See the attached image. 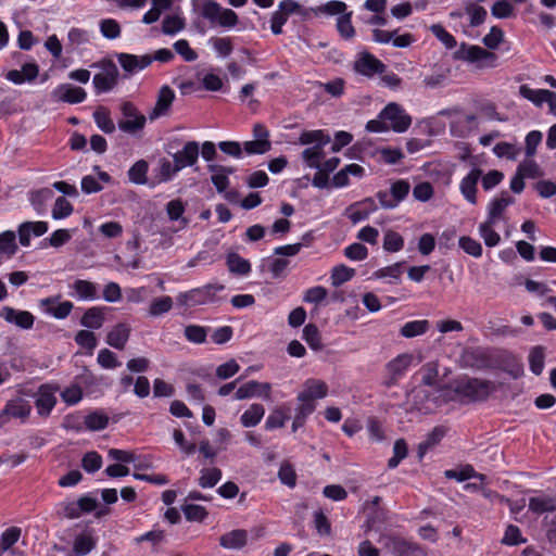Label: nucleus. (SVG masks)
I'll use <instances>...</instances> for the list:
<instances>
[{
    "instance_id": "44",
    "label": "nucleus",
    "mask_w": 556,
    "mask_h": 556,
    "mask_svg": "<svg viewBox=\"0 0 556 556\" xmlns=\"http://www.w3.org/2000/svg\"><path fill=\"white\" fill-rule=\"evenodd\" d=\"M408 453V447L404 439H397L393 445V456L388 460V467L394 469L399 466Z\"/></svg>"
},
{
    "instance_id": "59",
    "label": "nucleus",
    "mask_w": 556,
    "mask_h": 556,
    "mask_svg": "<svg viewBox=\"0 0 556 556\" xmlns=\"http://www.w3.org/2000/svg\"><path fill=\"white\" fill-rule=\"evenodd\" d=\"M97 361L98 364L105 369H113L121 365L116 355L109 349L100 350Z\"/></svg>"
},
{
    "instance_id": "5",
    "label": "nucleus",
    "mask_w": 556,
    "mask_h": 556,
    "mask_svg": "<svg viewBox=\"0 0 556 556\" xmlns=\"http://www.w3.org/2000/svg\"><path fill=\"white\" fill-rule=\"evenodd\" d=\"M123 118L117 122L118 128L126 134H136L143 129L147 118L131 102L121 105Z\"/></svg>"
},
{
    "instance_id": "54",
    "label": "nucleus",
    "mask_w": 556,
    "mask_h": 556,
    "mask_svg": "<svg viewBox=\"0 0 556 556\" xmlns=\"http://www.w3.org/2000/svg\"><path fill=\"white\" fill-rule=\"evenodd\" d=\"M278 478L289 488H294L296 484V473L293 466L289 462L281 464L278 471Z\"/></svg>"
},
{
    "instance_id": "25",
    "label": "nucleus",
    "mask_w": 556,
    "mask_h": 556,
    "mask_svg": "<svg viewBox=\"0 0 556 556\" xmlns=\"http://www.w3.org/2000/svg\"><path fill=\"white\" fill-rule=\"evenodd\" d=\"M515 199L504 191L500 198L494 199L489 205L488 220L495 223L502 217L508 205L513 204Z\"/></svg>"
},
{
    "instance_id": "2",
    "label": "nucleus",
    "mask_w": 556,
    "mask_h": 556,
    "mask_svg": "<svg viewBox=\"0 0 556 556\" xmlns=\"http://www.w3.org/2000/svg\"><path fill=\"white\" fill-rule=\"evenodd\" d=\"M453 56L455 60L465 61L479 70L495 67L497 63V55L494 52L466 43H462Z\"/></svg>"
},
{
    "instance_id": "58",
    "label": "nucleus",
    "mask_w": 556,
    "mask_h": 556,
    "mask_svg": "<svg viewBox=\"0 0 556 556\" xmlns=\"http://www.w3.org/2000/svg\"><path fill=\"white\" fill-rule=\"evenodd\" d=\"M102 466V458L97 452H88L81 459V467L87 472L98 471Z\"/></svg>"
},
{
    "instance_id": "45",
    "label": "nucleus",
    "mask_w": 556,
    "mask_h": 556,
    "mask_svg": "<svg viewBox=\"0 0 556 556\" xmlns=\"http://www.w3.org/2000/svg\"><path fill=\"white\" fill-rule=\"evenodd\" d=\"M185 27L184 18L178 14L166 15L163 20V33L164 35H175Z\"/></svg>"
},
{
    "instance_id": "47",
    "label": "nucleus",
    "mask_w": 556,
    "mask_h": 556,
    "mask_svg": "<svg viewBox=\"0 0 556 556\" xmlns=\"http://www.w3.org/2000/svg\"><path fill=\"white\" fill-rule=\"evenodd\" d=\"M166 212L170 220H180L182 228L188 225V219L182 217L185 205L181 200H172L166 205Z\"/></svg>"
},
{
    "instance_id": "13",
    "label": "nucleus",
    "mask_w": 556,
    "mask_h": 556,
    "mask_svg": "<svg viewBox=\"0 0 556 556\" xmlns=\"http://www.w3.org/2000/svg\"><path fill=\"white\" fill-rule=\"evenodd\" d=\"M175 100V92L169 86H163L157 94V100L153 110L149 113V118L154 121L160 116H164L168 113L173 102Z\"/></svg>"
},
{
    "instance_id": "43",
    "label": "nucleus",
    "mask_w": 556,
    "mask_h": 556,
    "mask_svg": "<svg viewBox=\"0 0 556 556\" xmlns=\"http://www.w3.org/2000/svg\"><path fill=\"white\" fill-rule=\"evenodd\" d=\"M544 348L541 345L534 346L529 354V364L531 371L539 376L544 368Z\"/></svg>"
},
{
    "instance_id": "14",
    "label": "nucleus",
    "mask_w": 556,
    "mask_h": 556,
    "mask_svg": "<svg viewBox=\"0 0 556 556\" xmlns=\"http://www.w3.org/2000/svg\"><path fill=\"white\" fill-rule=\"evenodd\" d=\"M383 546L393 556H415L418 549L417 545L397 536H386Z\"/></svg>"
},
{
    "instance_id": "39",
    "label": "nucleus",
    "mask_w": 556,
    "mask_h": 556,
    "mask_svg": "<svg viewBox=\"0 0 556 556\" xmlns=\"http://www.w3.org/2000/svg\"><path fill=\"white\" fill-rule=\"evenodd\" d=\"M148 163L144 160L137 161L128 170V178L136 185L147 182Z\"/></svg>"
},
{
    "instance_id": "63",
    "label": "nucleus",
    "mask_w": 556,
    "mask_h": 556,
    "mask_svg": "<svg viewBox=\"0 0 556 556\" xmlns=\"http://www.w3.org/2000/svg\"><path fill=\"white\" fill-rule=\"evenodd\" d=\"M409 189L410 186L406 180H397L391 186L390 194L393 201H396V205L407 197Z\"/></svg>"
},
{
    "instance_id": "48",
    "label": "nucleus",
    "mask_w": 556,
    "mask_h": 556,
    "mask_svg": "<svg viewBox=\"0 0 556 556\" xmlns=\"http://www.w3.org/2000/svg\"><path fill=\"white\" fill-rule=\"evenodd\" d=\"M412 356L409 354H401L388 364V370L391 375L402 376L409 367Z\"/></svg>"
},
{
    "instance_id": "8",
    "label": "nucleus",
    "mask_w": 556,
    "mask_h": 556,
    "mask_svg": "<svg viewBox=\"0 0 556 556\" xmlns=\"http://www.w3.org/2000/svg\"><path fill=\"white\" fill-rule=\"evenodd\" d=\"M118 70L116 65L109 62L101 73L93 76L92 83L97 93L108 92L117 85Z\"/></svg>"
},
{
    "instance_id": "15",
    "label": "nucleus",
    "mask_w": 556,
    "mask_h": 556,
    "mask_svg": "<svg viewBox=\"0 0 556 556\" xmlns=\"http://www.w3.org/2000/svg\"><path fill=\"white\" fill-rule=\"evenodd\" d=\"M176 167L180 170L187 166H192L199 159V143L197 141H188L182 150L173 155Z\"/></svg>"
},
{
    "instance_id": "36",
    "label": "nucleus",
    "mask_w": 556,
    "mask_h": 556,
    "mask_svg": "<svg viewBox=\"0 0 556 556\" xmlns=\"http://www.w3.org/2000/svg\"><path fill=\"white\" fill-rule=\"evenodd\" d=\"M323 149L324 147H311L302 152V159L308 167L316 169L320 167L321 160L325 157Z\"/></svg>"
},
{
    "instance_id": "12",
    "label": "nucleus",
    "mask_w": 556,
    "mask_h": 556,
    "mask_svg": "<svg viewBox=\"0 0 556 556\" xmlns=\"http://www.w3.org/2000/svg\"><path fill=\"white\" fill-rule=\"evenodd\" d=\"M328 394V386L319 379H307L303 384V390L299 393L296 400H307L315 402L324 399Z\"/></svg>"
},
{
    "instance_id": "7",
    "label": "nucleus",
    "mask_w": 556,
    "mask_h": 556,
    "mask_svg": "<svg viewBox=\"0 0 556 556\" xmlns=\"http://www.w3.org/2000/svg\"><path fill=\"white\" fill-rule=\"evenodd\" d=\"M354 70L366 77H372L384 73L386 65L371 53L362 52L354 63Z\"/></svg>"
},
{
    "instance_id": "29",
    "label": "nucleus",
    "mask_w": 556,
    "mask_h": 556,
    "mask_svg": "<svg viewBox=\"0 0 556 556\" xmlns=\"http://www.w3.org/2000/svg\"><path fill=\"white\" fill-rule=\"evenodd\" d=\"M430 329V323L427 319L412 320L405 323L401 329L400 334L403 338L412 339L425 334Z\"/></svg>"
},
{
    "instance_id": "9",
    "label": "nucleus",
    "mask_w": 556,
    "mask_h": 556,
    "mask_svg": "<svg viewBox=\"0 0 556 556\" xmlns=\"http://www.w3.org/2000/svg\"><path fill=\"white\" fill-rule=\"evenodd\" d=\"M0 317L8 324L25 330L31 329L35 323V316L30 312L15 309L11 306H3L0 309Z\"/></svg>"
},
{
    "instance_id": "16",
    "label": "nucleus",
    "mask_w": 556,
    "mask_h": 556,
    "mask_svg": "<svg viewBox=\"0 0 556 556\" xmlns=\"http://www.w3.org/2000/svg\"><path fill=\"white\" fill-rule=\"evenodd\" d=\"M53 97L58 101L76 104L83 102L86 99L87 94L81 87L64 84L59 86L58 89L54 90Z\"/></svg>"
},
{
    "instance_id": "42",
    "label": "nucleus",
    "mask_w": 556,
    "mask_h": 556,
    "mask_svg": "<svg viewBox=\"0 0 556 556\" xmlns=\"http://www.w3.org/2000/svg\"><path fill=\"white\" fill-rule=\"evenodd\" d=\"M495 223H490V220H485L479 226V232L482 237L486 247H495L498 244L501 238L500 235L493 230V226Z\"/></svg>"
},
{
    "instance_id": "55",
    "label": "nucleus",
    "mask_w": 556,
    "mask_h": 556,
    "mask_svg": "<svg viewBox=\"0 0 556 556\" xmlns=\"http://www.w3.org/2000/svg\"><path fill=\"white\" fill-rule=\"evenodd\" d=\"M73 212V205L70 201H67L64 197H59L55 200L53 210H52V217L54 219H62L67 216H70Z\"/></svg>"
},
{
    "instance_id": "64",
    "label": "nucleus",
    "mask_w": 556,
    "mask_h": 556,
    "mask_svg": "<svg viewBox=\"0 0 556 556\" xmlns=\"http://www.w3.org/2000/svg\"><path fill=\"white\" fill-rule=\"evenodd\" d=\"M174 49L179 55H181V58L186 62H193L198 58L197 52L193 49H191L189 42L185 39H181V40H178L177 42H175Z\"/></svg>"
},
{
    "instance_id": "10",
    "label": "nucleus",
    "mask_w": 556,
    "mask_h": 556,
    "mask_svg": "<svg viewBox=\"0 0 556 556\" xmlns=\"http://www.w3.org/2000/svg\"><path fill=\"white\" fill-rule=\"evenodd\" d=\"M271 384L268 382H258L256 380H250L247 383L240 386L236 393L235 399L238 401L263 396L266 400L270 399Z\"/></svg>"
},
{
    "instance_id": "56",
    "label": "nucleus",
    "mask_w": 556,
    "mask_h": 556,
    "mask_svg": "<svg viewBox=\"0 0 556 556\" xmlns=\"http://www.w3.org/2000/svg\"><path fill=\"white\" fill-rule=\"evenodd\" d=\"M459 247L469 255L479 257L482 254V245L477 240L464 236L459 238Z\"/></svg>"
},
{
    "instance_id": "52",
    "label": "nucleus",
    "mask_w": 556,
    "mask_h": 556,
    "mask_svg": "<svg viewBox=\"0 0 556 556\" xmlns=\"http://www.w3.org/2000/svg\"><path fill=\"white\" fill-rule=\"evenodd\" d=\"M206 329L198 325H188L185 328V337L188 341L197 344L204 343L206 340Z\"/></svg>"
},
{
    "instance_id": "61",
    "label": "nucleus",
    "mask_w": 556,
    "mask_h": 556,
    "mask_svg": "<svg viewBox=\"0 0 556 556\" xmlns=\"http://www.w3.org/2000/svg\"><path fill=\"white\" fill-rule=\"evenodd\" d=\"M17 250L15 243V233L13 231H4L0 235V252L13 255Z\"/></svg>"
},
{
    "instance_id": "34",
    "label": "nucleus",
    "mask_w": 556,
    "mask_h": 556,
    "mask_svg": "<svg viewBox=\"0 0 556 556\" xmlns=\"http://www.w3.org/2000/svg\"><path fill=\"white\" fill-rule=\"evenodd\" d=\"M227 265L229 271L236 275H248L251 271V264L248 260L241 257L238 253L227 255Z\"/></svg>"
},
{
    "instance_id": "51",
    "label": "nucleus",
    "mask_w": 556,
    "mask_h": 556,
    "mask_svg": "<svg viewBox=\"0 0 556 556\" xmlns=\"http://www.w3.org/2000/svg\"><path fill=\"white\" fill-rule=\"evenodd\" d=\"M182 511L188 521L201 522L207 517V510L205 507L195 504H187L182 506Z\"/></svg>"
},
{
    "instance_id": "37",
    "label": "nucleus",
    "mask_w": 556,
    "mask_h": 556,
    "mask_svg": "<svg viewBox=\"0 0 556 556\" xmlns=\"http://www.w3.org/2000/svg\"><path fill=\"white\" fill-rule=\"evenodd\" d=\"M173 307V299L168 295L154 299L149 306V315L151 317H159Z\"/></svg>"
},
{
    "instance_id": "17",
    "label": "nucleus",
    "mask_w": 556,
    "mask_h": 556,
    "mask_svg": "<svg viewBox=\"0 0 556 556\" xmlns=\"http://www.w3.org/2000/svg\"><path fill=\"white\" fill-rule=\"evenodd\" d=\"M118 63L128 74H134L139 70L148 67L152 63L150 54L137 56L135 54L119 53L117 55Z\"/></svg>"
},
{
    "instance_id": "33",
    "label": "nucleus",
    "mask_w": 556,
    "mask_h": 556,
    "mask_svg": "<svg viewBox=\"0 0 556 556\" xmlns=\"http://www.w3.org/2000/svg\"><path fill=\"white\" fill-rule=\"evenodd\" d=\"M93 118L98 128L104 134L114 132L115 124L111 118L110 111L105 106H98L93 112Z\"/></svg>"
},
{
    "instance_id": "38",
    "label": "nucleus",
    "mask_w": 556,
    "mask_h": 556,
    "mask_svg": "<svg viewBox=\"0 0 556 556\" xmlns=\"http://www.w3.org/2000/svg\"><path fill=\"white\" fill-rule=\"evenodd\" d=\"M85 425L91 431H100L108 427L109 417L101 412H92L85 417Z\"/></svg>"
},
{
    "instance_id": "22",
    "label": "nucleus",
    "mask_w": 556,
    "mask_h": 556,
    "mask_svg": "<svg viewBox=\"0 0 556 556\" xmlns=\"http://www.w3.org/2000/svg\"><path fill=\"white\" fill-rule=\"evenodd\" d=\"M130 336V328L126 324H117L106 336V343L116 349L124 350Z\"/></svg>"
},
{
    "instance_id": "46",
    "label": "nucleus",
    "mask_w": 556,
    "mask_h": 556,
    "mask_svg": "<svg viewBox=\"0 0 556 556\" xmlns=\"http://www.w3.org/2000/svg\"><path fill=\"white\" fill-rule=\"evenodd\" d=\"M355 275V269L345 265H338L332 269L331 282L333 287H339L349 281Z\"/></svg>"
},
{
    "instance_id": "26",
    "label": "nucleus",
    "mask_w": 556,
    "mask_h": 556,
    "mask_svg": "<svg viewBox=\"0 0 556 556\" xmlns=\"http://www.w3.org/2000/svg\"><path fill=\"white\" fill-rule=\"evenodd\" d=\"M39 73L38 65L35 63H26L22 66V70H12L7 74V79L10 81L21 85L25 81L34 80Z\"/></svg>"
},
{
    "instance_id": "20",
    "label": "nucleus",
    "mask_w": 556,
    "mask_h": 556,
    "mask_svg": "<svg viewBox=\"0 0 556 556\" xmlns=\"http://www.w3.org/2000/svg\"><path fill=\"white\" fill-rule=\"evenodd\" d=\"M48 230V224L46 222H25L18 227V239L20 243L24 247L30 244V236H42Z\"/></svg>"
},
{
    "instance_id": "28",
    "label": "nucleus",
    "mask_w": 556,
    "mask_h": 556,
    "mask_svg": "<svg viewBox=\"0 0 556 556\" xmlns=\"http://www.w3.org/2000/svg\"><path fill=\"white\" fill-rule=\"evenodd\" d=\"M316 409V403L307 400H298L295 415L292 422V431L303 427L306 418Z\"/></svg>"
},
{
    "instance_id": "32",
    "label": "nucleus",
    "mask_w": 556,
    "mask_h": 556,
    "mask_svg": "<svg viewBox=\"0 0 556 556\" xmlns=\"http://www.w3.org/2000/svg\"><path fill=\"white\" fill-rule=\"evenodd\" d=\"M265 408L262 404L254 403L241 415V424L245 428L255 427L264 417Z\"/></svg>"
},
{
    "instance_id": "18",
    "label": "nucleus",
    "mask_w": 556,
    "mask_h": 556,
    "mask_svg": "<svg viewBox=\"0 0 556 556\" xmlns=\"http://www.w3.org/2000/svg\"><path fill=\"white\" fill-rule=\"evenodd\" d=\"M377 210V205L372 198H366L363 201L355 202L346 210L348 216L353 224L366 219L372 212Z\"/></svg>"
},
{
    "instance_id": "1",
    "label": "nucleus",
    "mask_w": 556,
    "mask_h": 556,
    "mask_svg": "<svg viewBox=\"0 0 556 556\" xmlns=\"http://www.w3.org/2000/svg\"><path fill=\"white\" fill-rule=\"evenodd\" d=\"M453 391L467 402L484 401L496 390L494 382L479 378L463 377L453 383Z\"/></svg>"
},
{
    "instance_id": "4",
    "label": "nucleus",
    "mask_w": 556,
    "mask_h": 556,
    "mask_svg": "<svg viewBox=\"0 0 556 556\" xmlns=\"http://www.w3.org/2000/svg\"><path fill=\"white\" fill-rule=\"evenodd\" d=\"M379 117L387 123H390L389 129L395 132H404L412 124V118L405 111L395 102L389 103L379 114Z\"/></svg>"
},
{
    "instance_id": "3",
    "label": "nucleus",
    "mask_w": 556,
    "mask_h": 556,
    "mask_svg": "<svg viewBox=\"0 0 556 556\" xmlns=\"http://www.w3.org/2000/svg\"><path fill=\"white\" fill-rule=\"evenodd\" d=\"M200 15L214 26L232 27L238 22V16L231 9L223 8L212 0L202 3Z\"/></svg>"
},
{
    "instance_id": "40",
    "label": "nucleus",
    "mask_w": 556,
    "mask_h": 556,
    "mask_svg": "<svg viewBox=\"0 0 556 556\" xmlns=\"http://www.w3.org/2000/svg\"><path fill=\"white\" fill-rule=\"evenodd\" d=\"M96 546V540L89 534H79L75 538L73 551L76 555H87Z\"/></svg>"
},
{
    "instance_id": "27",
    "label": "nucleus",
    "mask_w": 556,
    "mask_h": 556,
    "mask_svg": "<svg viewBox=\"0 0 556 556\" xmlns=\"http://www.w3.org/2000/svg\"><path fill=\"white\" fill-rule=\"evenodd\" d=\"M248 543V531L243 529L232 530L219 538V544L224 548L240 549Z\"/></svg>"
},
{
    "instance_id": "30",
    "label": "nucleus",
    "mask_w": 556,
    "mask_h": 556,
    "mask_svg": "<svg viewBox=\"0 0 556 556\" xmlns=\"http://www.w3.org/2000/svg\"><path fill=\"white\" fill-rule=\"evenodd\" d=\"M330 141V136L324 130H304L299 137V143L302 146L325 147Z\"/></svg>"
},
{
    "instance_id": "50",
    "label": "nucleus",
    "mask_w": 556,
    "mask_h": 556,
    "mask_svg": "<svg viewBox=\"0 0 556 556\" xmlns=\"http://www.w3.org/2000/svg\"><path fill=\"white\" fill-rule=\"evenodd\" d=\"M74 289L81 299L93 300L97 298L96 285L88 280H76L74 282Z\"/></svg>"
},
{
    "instance_id": "19",
    "label": "nucleus",
    "mask_w": 556,
    "mask_h": 556,
    "mask_svg": "<svg viewBox=\"0 0 556 556\" xmlns=\"http://www.w3.org/2000/svg\"><path fill=\"white\" fill-rule=\"evenodd\" d=\"M482 175V170L479 168H472L467 176L460 181V191L465 199L471 203H477V184Z\"/></svg>"
},
{
    "instance_id": "62",
    "label": "nucleus",
    "mask_w": 556,
    "mask_h": 556,
    "mask_svg": "<svg viewBox=\"0 0 556 556\" xmlns=\"http://www.w3.org/2000/svg\"><path fill=\"white\" fill-rule=\"evenodd\" d=\"M439 375L438 364L429 362L422 366V384L433 387Z\"/></svg>"
},
{
    "instance_id": "11",
    "label": "nucleus",
    "mask_w": 556,
    "mask_h": 556,
    "mask_svg": "<svg viewBox=\"0 0 556 556\" xmlns=\"http://www.w3.org/2000/svg\"><path fill=\"white\" fill-rule=\"evenodd\" d=\"M414 394V404L416 408L425 414L432 413L437 407H439L444 400L441 399V395H433L429 391L422 388H416L413 391Z\"/></svg>"
},
{
    "instance_id": "24",
    "label": "nucleus",
    "mask_w": 556,
    "mask_h": 556,
    "mask_svg": "<svg viewBox=\"0 0 556 556\" xmlns=\"http://www.w3.org/2000/svg\"><path fill=\"white\" fill-rule=\"evenodd\" d=\"M224 289L223 285H207L202 289H194L190 292H187L180 295V302L184 304H200L204 300L197 299L198 295L203 296L205 299L212 300L215 291H222Z\"/></svg>"
},
{
    "instance_id": "21",
    "label": "nucleus",
    "mask_w": 556,
    "mask_h": 556,
    "mask_svg": "<svg viewBox=\"0 0 556 556\" xmlns=\"http://www.w3.org/2000/svg\"><path fill=\"white\" fill-rule=\"evenodd\" d=\"M529 509L538 515L556 510V495L541 493L529 500Z\"/></svg>"
},
{
    "instance_id": "23",
    "label": "nucleus",
    "mask_w": 556,
    "mask_h": 556,
    "mask_svg": "<svg viewBox=\"0 0 556 556\" xmlns=\"http://www.w3.org/2000/svg\"><path fill=\"white\" fill-rule=\"evenodd\" d=\"M55 403L56 399L53 392L47 386H41L35 401L38 414L41 416H48L53 409Z\"/></svg>"
},
{
    "instance_id": "31",
    "label": "nucleus",
    "mask_w": 556,
    "mask_h": 556,
    "mask_svg": "<svg viewBox=\"0 0 556 556\" xmlns=\"http://www.w3.org/2000/svg\"><path fill=\"white\" fill-rule=\"evenodd\" d=\"M104 323V308L90 307L80 319L81 326L89 329H99Z\"/></svg>"
},
{
    "instance_id": "41",
    "label": "nucleus",
    "mask_w": 556,
    "mask_h": 556,
    "mask_svg": "<svg viewBox=\"0 0 556 556\" xmlns=\"http://www.w3.org/2000/svg\"><path fill=\"white\" fill-rule=\"evenodd\" d=\"M222 478L220 469L213 467L201 470L199 485L203 489L215 486Z\"/></svg>"
},
{
    "instance_id": "49",
    "label": "nucleus",
    "mask_w": 556,
    "mask_h": 556,
    "mask_svg": "<svg viewBox=\"0 0 556 556\" xmlns=\"http://www.w3.org/2000/svg\"><path fill=\"white\" fill-rule=\"evenodd\" d=\"M403 247H404V239L400 233H397L393 230H388L384 233L383 249L386 251L397 252V251L402 250Z\"/></svg>"
},
{
    "instance_id": "57",
    "label": "nucleus",
    "mask_w": 556,
    "mask_h": 556,
    "mask_svg": "<svg viewBox=\"0 0 556 556\" xmlns=\"http://www.w3.org/2000/svg\"><path fill=\"white\" fill-rule=\"evenodd\" d=\"M542 132L539 130H532L526 136V156L531 159L536 153V148L542 141Z\"/></svg>"
},
{
    "instance_id": "53",
    "label": "nucleus",
    "mask_w": 556,
    "mask_h": 556,
    "mask_svg": "<svg viewBox=\"0 0 556 556\" xmlns=\"http://www.w3.org/2000/svg\"><path fill=\"white\" fill-rule=\"evenodd\" d=\"M444 476L447 479H455L459 482H463L471 479L472 476H476V470L471 465H464L459 469L445 470Z\"/></svg>"
},
{
    "instance_id": "35",
    "label": "nucleus",
    "mask_w": 556,
    "mask_h": 556,
    "mask_svg": "<svg viewBox=\"0 0 556 556\" xmlns=\"http://www.w3.org/2000/svg\"><path fill=\"white\" fill-rule=\"evenodd\" d=\"M303 339L314 351H321L324 349L320 332L314 324H308L304 327Z\"/></svg>"
},
{
    "instance_id": "6",
    "label": "nucleus",
    "mask_w": 556,
    "mask_h": 556,
    "mask_svg": "<svg viewBox=\"0 0 556 556\" xmlns=\"http://www.w3.org/2000/svg\"><path fill=\"white\" fill-rule=\"evenodd\" d=\"M31 412L30 403L23 397H15L7 402L0 412V428H2L9 418H17L25 421Z\"/></svg>"
},
{
    "instance_id": "60",
    "label": "nucleus",
    "mask_w": 556,
    "mask_h": 556,
    "mask_svg": "<svg viewBox=\"0 0 556 556\" xmlns=\"http://www.w3.org/2000/svg\"><path fill=\"white\" fill-rule=\"evenodd\" d=\"M243 149L249 154H264L271 149V143L269 140L255 139L252 141H245Z\"/></svg>"
}]
</instances>
